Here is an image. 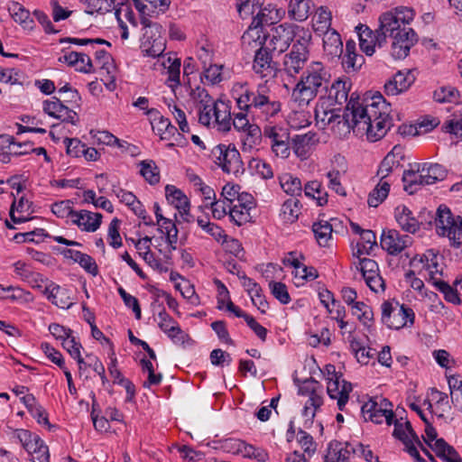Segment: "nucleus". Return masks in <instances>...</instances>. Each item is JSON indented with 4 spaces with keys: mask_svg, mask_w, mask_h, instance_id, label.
<instances>
[{
    "mask_svg": "<svg viewBox=\"0 0 462 462\" xmlns=\"http://www.w3.org/2000/svg\"><path fill=\"white\" fill-rule=\"evenodd\" d=\"M381 98L374 97L365 103L352 95L343 116L336 109L326 110L320 106L315 111L316 118L324 125L343 123L347 129L352 128L360 134H365L369 141L376 142L386 134L392 125L388 107L383 101L381 102Z\"/></svg>",
    "mask_w": 462,
    "mask_h": 462,
    "instance_id": "nucleus-1",
    "label": "nucleus"
},
{
    "mask_svg": "<svg viewBox=\"0 0 462 462\" xmlns=\"http://www.w3.org/2000/svg\"><path fill=\"white\" fill-rule=\"evenodd\" d=\"M233 97L241 110L231 121L234 127L245 132L244 145L252 147L256 144L261 134L260 128L249 125L244 112H260L266 118L275 116L281 110L280 102L272 98L271 91L266 84H259L255 89H250L246 85H236L233 88Z\"/></svg>",
    "mask_w": 462,
    "mask_h": 462,
    "instance_id": "nucleus-2",
    "label": "nucleus"
},
{
    "mask_svg": "<svg viewBox=\"0 0 462 462\" xmlns=\"http://www.w3.org/2000/svg\"><path fill=\"white\" fill-rule=\"evenodd\" d=\"M330 74L321 62L312 61L302 72L291 97L299 106H306L323 89L328 88Z\"/></svg>",
    "mask_w": 462,
    "mask_h": 462,
    "instance_id": "nucleus-3",
    "label": "nucleus"
},
{
    "mask_svg": "<svg viewBox=\"0 0 462 462\" xmlns=\"http://www.w3.org/2000/svg\"><path fill=\"white\" fill-rule=\"evenodd\" d=\"M311 32L303 26L283 23L272 30L270 43L273 51L283 52L288 50L291 44L311 42Z\"/></svg>",
    "mask_w": 462,
    "mask_h": 462,
    "instance_id": "nucleus-4",
    "label": "nucleus"
},
{
    "mask_svg": "<svg viewBox=\"0 0 462 462\" xmlns=\"http://www.w3.org/2000/svg\"><path fill=\"white\" fill-rule=\"evenodd\" d=\"M414 15L412 8L398 6L380 16L378 31L384 36L385 41L388 36L402 35V32H407V31H413L411 28L407 27V25L414 19Z\"/></svg>",
    "mask_w": 462,
    "mask_h": 462,
    "instance_id": "nucleus-5",
    "label": "nucleus"
},
{
    "mask_svg": "<svg viewBox=\"0 0 462 462\" xmlns=\"http://www.w3.org/2000/svg\"><path fill=\"white\" fill-rule=\"evenodd\" d=\"M435 228L439 236H446L454 245L462 244V217L454 216L446 206H439L435 217Z\"/></svg>",
    "mask_w": 462,
    "mask_h": 462,
    "instance_id": "nucleus-6",
    "label": "nucleus"
},
{
    "mask_svg": "<svg viewBox=\"0 0 462 462\" xmlns=\"http://www.w3.org/2000/svg\"><path fill=\"white\" fill-rule=\"evenodd\" d=\"M299 393L308 397L302 410V416L304 418L303 427L310 429L314 423L317 411L323 404L322 385L318 381L306 380L300 386Z\"/></svg>",
    "mask_w": 462,
    "mask_h": 462,
    "instance_id": "nucleus-7",
    "label": "nucleus"
},
{
    "mask_svg": "<svg viewBox=\"0 0 462 462\" xmlns=\"http://www.w3.org/2000/svg\"><path fill=\"white\" fill-rule=\"evenodd\" d=\"M382 322L389 328L401 329L414 323L415 314L411 308L398 301H384L382 306Z\"/></svg>",
    "mask_w": 462,
    "mask_h": 462,
    "instance_id": "nucleus-8",
    "label": "nucleus"
},
{
    "mask_svg": "<svg viewBox=\"0 0 462 462\" xmlns=\"http://www.w3.org/2000/svg\"><path fill=\"white\" fill-rule=\"evenodd\" d=\"M323 374L328 382L327 393L328 396L337 400L338 409L343 411L349 400V393L353 390L351 383L346 381L342 374L336 371L335 365L330 364L325 366Z\"/></svg>",
    "mask_w": 462,
    "mask_h": 462,
    "instance_id": "nucleus-9",
    "label": "nucleus"
},
{
    "mask_svg": "<svg viewBox=\"0 0 462 462\" xmlns=\"http://www.w3.org/2000/svg\"><path fill=\"white\" fill-rule=\"evenodd\" d=\"M310 44L311 42L292 44L290 51L282 58L281 70L291 78L300 74L308 66Z\"/></svg>",
    "mask_w": 462,
    "mask_h": 462,
    "instance_id": "nucleus-10",
    "label": "nucleus"
},
{
    "mask_svg": "<svg viewBox=\"0 0 462 462\" xmlns=\"http://www.w3.org/2000/svg\"><path fill=\"white\" fill-rule=\"evenodd\" d=\"M142 24L145 30L141 43L142 52L147 57H160L166 48L165 41L160 35L162 26L151 22L148 18H142Z\"/></svg>",
    "mask_w": 462,
    "mask_h": 462,
    "instance_id": "nucleus-11",
    "label": "nucleus"
},
{
    "mask_svg": "<svg viewBox=\"0 0 462 462\" xmlns=\"http://www.w3.org/2000/svg\"><path fill=\"white\" fill-rule=\"evenodd\" d=\"M392 407L393 404L387 399L375 397L366 402L361 411L365 420L376 424L385 421L387 425H392L394 419Z\"/></svg>",
    "mask_w": 462,
    "mask_h": 462,
    "instance_id": "nucleus-12",
    "label": "nucleus"
},
{
    "mask_svg": "<svg viewBox=\"0 0 462 462\" xmlns=\"http://www.w3.org/2000/svg\"><path fill=\"white\" fill-rule=\"evenodd\" d=\"M214 162L226 173H237L243 168L240 153L235 146L218 144L212 149Z\"/></svg>",
    "mask_w": 462,
    "mask_h": 462,
    "instance_id": "nucleus-13",
    "label": "nucleus"
},
{
    "mask_svg": "<svg viewBox=\"0 0 462 462\" xmlns=\"http://www.w3.org/2000/svg\"><path fill=\"white\" fill-rule=\"evenodd\" d=\"M264 138L269 140L273 152L282 159L290 155V133L285 127L266 125L263 129Z\"/></svg>",
    "mask_w": 462,
    "mask_h": 462,
    "instance_id": "nucleus-14",
    "label": "nucleus"
},
{
    "mask_svg": "<svg viewBox=\"0 0 462 462\" xmlns=\"http://www.w3.org/2000/svg\"><path fill=\"white\" fill-rule=\"evenodd\" d=\"M254 208V197L247 192H243L237 203L230 206L228 213L230 221L238 226L249 223L252 219L251 210Z\"/></svg>",
    "mask_w": 462,
    "mask_h": 462,
    "instance_id": "nucleus-15",
    "label": "nucleus"
},
{
    "mask_svg": "<svg viewBox=\"0 0 462 462\" xmlns=\"http://www.w3.org/2000/svg\"><path fill=\"white\" fill-rule=\"evenodd\" d=\"M381 246L389 254L397 255L412 243V238L407 235H401L395 229L383 231L381 236Z\"/></svg>",
    "mask_w": 462,
    "mask_h": 462,
    "instance_id": "nucleus-16",
    "label": "nucleus"
},
{
    "mask_svg": "<svg viewBox=\"0 0 462 462\" xmlns=\"http://www.w3.org/2000/svg\"><path fill=\"white\" fill-rule=\"evenodd\" d=\"M42 109L48 116L62 122L76 125L79 121L77 113L66 106L60 98L56 97H53L50 100H45L42 104Z\"/></svg>",
    "mask_w": 462,
    "mask_h": 462,
    "instance_id": "nucleus-17",
    "label": "nucleus"
},
{
    "mask_svg": "<svg viewBox=\"0 0 462 462\" xmlns=\"http://www.w3.org/2000/svg\"><path fill=\"white\" fill-rule=\"evenodd\" d=\"M253 70L261 79H266V81L275 76V64L267 48L262 47L256 51L253 62Z\"/></svg>",
    "mask_w": 462,
    "mask_h": 462,
    "instance_id": "nucleus-18",
    "label": "nucleus"
},
{
    "mask_svg": "<svg viewBox=\"0 0 462 462\" xmlns=\"http://www.w3.org/2000/svg\"><path fill=\"white\" fill-rule=\"evenodd\" d=\"M263 0H237L236 6L239 15L243 19L254 17V23L257 26L262 23H268L269 19L262 8Z\"/></svg>",
    "mask_w": 462,
    "mask_h": 462,
    "instance_id": "nucleus-19",
    "label": "nucleus"
},
{
    "mask_svg": "<svg viewBox=\"0 0 462 462\" xmlns=\"http://www.w3.org/2000/svg\"><path fill=\"white\" fill-rule=\"evenodd\" d=\"M393 39L390 53L395 60H402L408 56L411 48L418 42L417 33L414 31H407L402 35L391 37Z\"/></svg>",
    "mask_w": 462,
    "mask_h": 462,
    "instance_id": "nucleus-20",
    "label": "nucleus"
},
{
    "mask_svg": "<svg viewBox=\"0 0 462 462\" xmlns=\"http://www.w3.org/2000/svg\"><path fill=\"white\" fill-rule=\"evenodd\" d=\"M359 46L363 52L367 56H372L375 48H382L386 42L384 36L378 30L373 32L367 26L361 25L359 27Z\"/></svg>",
    "mask_w": 462,
    "mask_h": 462,
    "instance_id": "nucleus-21",
    "label": "nucleus"
},
{
    "mask_svg": "<svg viewBox=\"0 0 462 462\" xmlns=\"http://www.w3.org/2000/svg\"><path fill=\"white\" fill-rule=\"evenodd\" d=\"M42 293L48 300L60 309L68 310L73 304V298L70 295V291L68 288L60 286L54 282H50L45 286Z\"/></svg>",
    "mask_w": 462,
    "mask_h": 462,
    "instance_id": "nucleus-22",
    "label": "nucleus"
},
{
    "mask_svg": "<svg viewBox=\"0 0 462 462\" xmlns=\"http://www.w3.org/2000/svg\"><path fill=\"white\" fill-rule=\"evenodd\" d=\"M102 215L88 210L75 211L72 215L71 223L76 225L81 231L95 232L101 225Z\"/></svg>",
    "mask_w": 462,
    "mask_h": 462,
    "instance_id": "nucleus-23",
    "label": "nucleus"
},
{
    "mask_svg": "<svg viewBox=\"0 0 462 462\" xmlns=\"http://www.w3.org/2000/svg\"><path fill=\"white\" fill-rule=\"evenodd\" d=\"M356 452L352 444L347 442L333 441L328 444L324 462H348Z\"/></svg>",
    "mask_w": 462,
    "mask_h": 462,
    "instance_id": "nucleus-24",
    "label": "nucleus"
},
{
    "mask_svg": "<svg viewBox=\"0 0 462 462\" xmlns=\"http://www.w3.org/2000/svg\"><path fill=\"white\" fill-rule=\"evenodd\" d=\"M414 75L411 71H398L392 79L384 84V91L388 96H396L406 91L414 82Z\"/></svg>",
    "mask_w": 462,
    "mask_h": 462,
    "instance_id": "nucleus-25",
    "label": "nucleus"
},
{
    "mask_svg": "<svg viewBox=\"0 0 462 462\" xmlns=\"http://www.w3.org/2000/svg\"><path fill=\"white\" fill-rule=\"evenodd\" d=\"M165 196L167 201L178 209L183 220L189 222V201L186 195L175 186L167 185L165 187Z\"/></svg>",
    "mask_w": 462,
    "mask_h": 462,
    "instance_id": "nucleus-26",
    "label": "nucleus"
},
{
    "mask_svg": "<svg viewBox=\"0 0 462 462\" xmlns=\"http://www.w3.org/2000/svg\"><path fill=\"white\" fill-rule=\"evenodd\" d=\"M402 159V148L399 145L394 146L379 166L377 175L380 177V180H386L390 173L400 167V162Z\"/></svg>",
    "mask_w": 462,
    "mask_h": 462,
    "instance_id": "nucleus-27",
    "label": "nucleus"
},
{
    "mask_svg": "<svg viewBox=\"0 0 462 462\" xmlns=\"http://www.w3.org/2000/svg\"><path fill=\"white\" fill-rule=\"evenodd\" d=\"M394 217L399 226L407 233L414 234L420 229V222L415 218L411 210L404 205L395 208Z\"/></svg>",
    "mask_w": 462,
    "mask_h": 462,
    "instance_id": "nucleus-28",
    "label": "nucleus"
},
{
    "mask_svg": "<svg viewBox=\"0 0 462 462\" xmlns=\"http://www.w3.org/2000/svg\"><path fill=\"white\" fill-rule=\"evenodd\" d=\"M323 49L325 55L328 59L341 58L343 42L337 32L333 30L323 33Z\"/></svg>",
    "mask_w": 462,
    "mask_h": 462,
    "instance_id": "nucleus-29",
    "label": "nucleus"
},
{
    "mask_svg": "<svg viewBox=\"0 0 462 462\" xmlns=\"http://www.w3.org/2000/svg\"><path fill=\"white\" fill-rule=\"evenodd\" d=\"M134 3L142 15L152 16L153 14L164 13L168 10L171 0H134Z\"/></svg>",
    "mask_w": 462,
    "mask_h": 462,
    "instance_id": "nucleus-30",
    "label": "nucleus"
},
{
    "mask_svg": "<svg viewBox=\"0 0 462 462\" xmlns=\"http://www.w3.org/2000/svg\"><path fill=\"white\" fill-rule=\"evenodd\" d=\"M364 63V57L356 52V42L352 40L346 42V53L342 58V65L345 69L356 71Z\"/></svg>",
    "mask_w": 462,
    "mask_h": 462,
    "instance_id": "nucleus-31",
    "label": "nucleus"
},
{
    "mask_svg": "<svg viewBox=\"0 0 462 462\" xmlns=\"http://www.w3.org/2000/svg\"><path fill=\"white\" fill-rule=\"evenodd\" d=\"M8 12L14 21L19 23L24 30H33V19L31 17L30 12L23 5L17 2H13L8 6Z\"/></svg>",
    "mask_w": 462,
    "mask_h": 462,
    "instance_id": "nucleus-32",
    "label": "nucleus"
},
{
    "mask_svg": "<svg viewBox=\"0 0 462 462\" xmlns=\"http://www.w3.org/2000/svg\"><path fill=\"white\" fill-rule=\"evenodd\" d=\"M312 5L311 0H290L288 15L296 22H304L308 19Z\"/></svg>",
    "mask_w": 462,
    "mask_h": 462,
    "instance_id": "nucleus-33",
    "label": "nucleus"
},
{
    "mask_svg": "<svg viewBox=\"0 0 462 462\" xmlns=\"http://www.w3.org/2000/svg\"><path fill=\"white\" fill-rule=\"evenodd\" d=\"M350 89V83L347 80L338 79L335 80L330 87L326 89L328 92V99L338 105L346 102L348 92Z\"/></svg>",
    "mask_w": 462,
    "mask_h": 462,
    "instance_id": "nucleus-34",
    "label": "nucleus"
},
{
    "mask_svg": "<svg viewBox=\"0 0 462 462\" xmlns=\"http://www.w3.org/2000/svg\"><path fill=\"white\" fill-rule=\"evenodd\" d=\"M215 116L213 126L217 125L218 130L226 132L231 128V113L229 106L221 100L215 103Z\"/></svg>",
    "mask_w": 462,
    "mask_h": 462,
    "instance_id": "nucleus-35",
    "label": "nucleus"
},
{
    "mask_svg": "<svg viewBox=\"0 0 462 462\" xmlns=\"http://www.w3.org/2000/svg\"><path fill=\"white\" fill-rule=\"evenodd\" d=\"M15 438L20 441L28 453L33 454L45 443L39 435L28 430L20 429L15 431Z\"/></svg>",
    "mask_w": 462,
    "mask_h": 462,
    "instance_id": "nucleus-36",
    "label": "nucleus"
},
{
    "mask_svg": "<svg viewBox=\"0 0 462 462\" xmlns=\"http://www.w3.org/2000/svg\"><path fill=\"white\" fill-rule=\"evenodd\" d=\"M158 230L165 235L166 242L170 247L169 253L176 250L178 242V228L176 224L170 218L164 217L162 221H157Z\"/></svg>",
    "mask_w": 462,
    "mask_h": 462,
    "instance_id": "nucleus-37",
    "label": "nucleus"
},
{
    "mask_svg": "<svg viewBox=\"0 0 462 462\" xmlns=\"http://www.w3.org/2000/svg\"><path fill=\"white\" fill-rule=\"evenodd\" d=\"M402 180L404 182V189L410 194L417 192L419 189L427 185L426 176L421 171L420 166L417 171H405L402 176Z\"/></svg>",
    "mask_w": 462,
    "mask_h": 462,
    "instance_id": "nucleus-38",
    "label": "nucleus"
},
{
    "mask_svg": "<svg viewBox=\"0 0 462 462\" xmlns=\"http://www.w3.org/2000/svg\"><path fill=\"white\" fill-rule=\"evenodd\" d=\"M431 448L437 456L446 462H461L462 459L457 450L448 444L444 439H437Z\"/></svg>",
    "mask_w": 462,
    "mask_h": 462,
    "instance_id": "nucleus-39",
    "label": "nucleus"
},
{
    "mask_svg": "<svg viewBox=\"0 0 462 462\" xmlns=\"http://www.w3.org/2000/svg\"><path fill=\"white\" fill-rule=\"evenodd\" d=\"M313 30L319 34L333 31L331 25V13L327 7L320 6L317 9L312 19Z\"/></svg>",
    "mask_w": 462,
    "mask_h": 462,
    "instance_id": "nucleus-40",
    "label": "nucleus"
},
{
    "mask_svg": "<svg viewBox=\"0 0 462 462\" xmlns=\"http://www.w3.org/2000/svg\"><path fill=\"white\" fill-rule=\"evenodd\" d=\"M279 180L280 185L286 194L295 199L296 197L301 196L302 185L298 177H295L291 173H284L280 176Z\"/></svg>",
    "mask_w": 462,
    "mask_h": 462,
    "instance_id": "nucleus-41",
    "label": "nucleus"
},
{
    "mask_svg": "<svg viewBox=\"0 0 462 462\" xmlns=\"http://www.w3.org/2000/svg\"><path fill=\"white\" fill-rule=\"evenodd\" d=\"M360 240L353 252L355 257L370 254L374 246L376 245V236L372 230L366 229L365 232H362Z\"/></svg>",
    "mask_w": 462,
    "mask_h": 462,
    "instance_id": "nucleus-42",
    "label": "nucleus"
},
{
    "mask_svg": "<svg viewBox=\"0 0 462 462\" xmlns=\"http://www.w3.org/2000/svg\"><path fill=\"white\" fill-rule=\"evenodd\" d=\"M421 171L426 176V184L431 185L442 180L446 177L445 168L438 163L424 162L420 166Z\"/></svg>",
    "mask_w": 462,
    "mask_h": 462,
    "instance_id": "nucleus-43",
    "label": "nucleus"
},
{
    "mask_svg": "<svg viewBox=\"0 0 462 462\" xmlns=\"http://www.w3.org/2000/svg\"><path fill=\"white\" fill-rule=\"evenodd\" d=\"M391 184L387 180H380L374 189L369 193L367 203L369 207H378L388 196Z\"/></svg>",
    "mask_w": 462,
    "mask_h": 462,
    "instance_id": "nucleus-44",
    "label": "nucleus"
},
{
    "mask_svg": "<svg viewBox=\"0 0 462 462\" xmlns=\"http://www.w3.org/2000/svg\"><path fill=\"white\" fill-rule=\"evenodd\" d=\"M300 214V202L292 198L284 201L282 205L280 216L286 223H294Z\"/></svg>",
    "mask_w": 462,
    "mask_h": 462,
    "instance_id": "nucleus-45",
    "label": "nucleus"
},
{
    "mask_svg": "<svg viewBox=\"0 0 462 462\" xmlns=\"http://www.w3.org/2000/svg\"><path fill=\"white\" fill-rule=\"evenodd\" d=\"M163 67L167 69L168 79L167 83L169 87L174 88L180 84V60L178 58L168 57L162 62Z\"/></svg>",
    "mask_w": 462,
    "mask_h": 462,
    "instance_id": "nucleus-46",
    "label": "nucleus"
},
{
    "mask_svg": "<svg viewBox=\"0 0 462 462\" xmlns=\"http://www.w3.org/2000/svg\"><path fill=\"white\" fill-rule=\"evenodd\" d=\"M190 98L193 101L198 111L200 109L207 110L211 104L217 102L214 100L205 88L198 86L191 89Z\"/></svg>",
    "mask_w": 462,
    "mask_h": 462,
    "instance_id": "nucleus-47",
    "label": "nucleus"
},
{
    "mask_svg": "<svg viewBox=\"0 0 462 462\" xmlns=\"http://www.w3.org/2000/svg\"><path fill=\"white\" fill-rule=\"evenodd\" d=\"M223 65L209 63L208 66L203 67L204 79L209 85H217L225 79V72Z\"/></svg>",
    "mask_w": 462,
    "mask_h": 462,
    "instance_id": "nucleus-48",
    "label": "nucleus"
},
{
    "mask_svg": "<svg viewBox=\"0 0 462 462\" xmlns=\"http://www.w3.org/2000/svg\"><path fill=\"white\" fill-rule=\"evenodd\" d=\"M459 92L454 87H440L433 93V98L439 103H458Z\"/></svg>",
    "mask_w": 462,
    "mask_h": 462,
    "instance_id": "nucleus-49",
    "label": "nucleus"
},
{
    "mask_svg": "<svg viewBox=\"0 0 462 462\" xmlns=\"http://www.w3.org/2000/svg\"><path fill=\"white\" fill-rule=\"evenodd\" d=\"M313 135L310 134H297L292 138V149L295 154L301 159L307 157L308 146L312 141Z\"/></svg>",
    "mask_w": 462,
    "mask_h": 462,
    "instance_id": "nucleus-50",
    "label": "nucleus"
},
{
    "mask_svg": "<svg viewBox=\"0 0 462 462\" xmlns=\"http://www.w3.org/2000/svg\"><path fill=\"white\" fill-rule=\"evenodd\" d=\"M141 175L152 185L160 180V173L157 166L152 161H142L140 162Z\"/></svg>",
    "mask_w": 462,
    "mask_h": 462,
    "instance_id": "nucleus-51",
    "label": "nucleus"
},
{
    "mask_svg": "<svg viewBox=\"0 0 462 462\" xmlns=\"http://www.w3.org/2000/svg\"><path fill=\"white\" fill-rule=\"evenodd\" d=\"M312 231L315 234L318 243L320 245H326L331 237L332 226L327 221H319L313 224Z\"/></svg>",
    "mask_w": 462,
    "mask_h": 462,
    "instance_id": "nucleus-52",
    "label": "nucleus"
},
{
    "mask_svg": "<svg viewBox=\"0 0 462 462\" xmlns=\"http://www.w3.org/2000/svg\"><path fill=\"white\" fill-rule=\"evenodd\" d=\"M322 186L320 182L318 180H312L306 183L304 187V193L307 197L317 199L318 204L319 206H323L327 204L328 202V195L327 193H324V195H321Z\"/></svg>",
    "mask_w": 462,
    "mask_h": 462,
    "instance_id": "nucleus-53",
    "label": "nucleus"
},
{
    "mask_svg": "<svg viewBox=\"0 0 462 462\" xmlns=\"http://www.w3.org/2000/svg\"><path fill=\"white\" fill-rule=\"evenodd\" d=\"M242 448V455L247 458H254L259 462H265L269 459L268 452L262 448H256L251 444L247 443H238Z\"/></svg>",
    "mask_w": 462,
    "mask_h": 462,
    "instance_id": "nucleus-54",
    "label": "nucleus"
},
{
    "mask_svg": "<svg viewBox=\"0 0 462 462\" xmlns=\"http://www.w3.org/2000/svg\"><path fill=\"white\" fill-rule=\"evenodd\" d=\"M51 212L60 218H72L74 214L73 202L69 199L55 202L51 205Z\"/></svg>",
    "mask_w": 462,
    "mask_h": 462,
    "instance_id": "nucleus-55",
    "label": "nucleus"
},
{
    "mask_svg": "<svg viewBox=\"0 0 462 462\" xmlns=\"http://www.w3.org/2000/svg\"><path fill=\"white\" fill-rule=\"evenodd\" d=\"M240 186L232 183H226L223 188L220 194V199H223L226 203L232 206L237 203L238 199H240L241 194Z\"/></svg>",
    "mask_w": 462,
    "mask_h": 462,
    "instance_id": "nucleus-56",
    "label": "nucleus"
},
{
    "mask_svg": "<svg viewBox=\"0 0 462 462\" xmlns=\"http://www.w3.org/2000/svg\"><path fill=\"white\" fill-rule=\"evenodd\" d=\"M297 441L308 456L311 457L317 450V444L312 436L305 430L299 429Z\"/></svg>",
    "mask_w": 462,
    "mask_h": 462,
    "instance_id": "nucleus-57",
    "label": "nucleus"
},
{
    "mask_svg": "<svg viewBox=\"0 0 462 462\" xmlns=\"http://www.w3.org/2000/svg\"><path fill=\"white\" fill-rule=\"evenodd\" d=\"M294 279L297 285L302 284L304 282L315 280L319 274L316 268L301 264L297 270L293 271Z\"/></svg>",
    "mask_w": 462,
    "mask_h": 462,
    "instance_id": "nucleus-58",
    "label": "nucleus"
},
{
    "mask_svg": "<svg viewBox=\"0 0 462 462\" xmlns=\"http://www.w3.org/2000/svg\"><path fill=\"white\" fill-rule=\"evenodd\" d=\"M5 292H12L10 295L5 296L4 299H8L12 301L18 302H31L33 297L30 291H24L20 287L8 286L5 288Z\"/></svg>",
    "mask_w": 462,
    "mask_h": 462,
    "instance_id": "nucleus-59",
    "label": "nucleus"
},
{
    "mask_svg": "<svg viewBox=\"0 0 462 462\" xmlns=\"http://www.w3.org/2000/svg\"><path fill=\"white\" fill-rule=\"evenodd\" d=\"M269 287L273 297L282 304H288L291 301L290 294L284 283L281 282H271Z\"/></svg>",
    "mask_w": 462,
    "mask_h": 462,
    "instance_id": "nucleus-60",
    "label": "nucleus"
},
{
    "mask_svg": "<svg viewBox=\"0 0 462 462\" xmlns=\"http://www.w3.org/2000/svg\"><path fill=\"white\" fill-rule=\"evenodd\" d=\"M117 291H118L119 295L121 296L125 305L126 307L132 309L133 312L134 313L135 319H141L142 313H141V308H140L139 301H138L137 298L127 293L126 291L122 287H119L117 289Z\"/></svg>",
    "mask_w": 462,
    "mask_h": 462,
    "instance_id": "nucleus-61",
    "label": "nucleus"
},
{
    "mask_svg": "<svg viewBox=\"0 0 462 462\" xmlns=\"http://www.w3.org/2000/svg\"><path fill=\"white\" fill-rule=\"evenodd\" d=\"M89 13L105 14L111 12L115 8L116 0H87Z\"/></svg>",
    "mask_w": 462,
    "mask_h": 462,
    "instance_id": "nucleus-62",
    "label": "nucleus"
},
{
    "mask_svg": "<svg viewBox=\"0 0 462 462\" xmlns=\"http://www.w3.org/2000/svg\"><path fill=\"white\" fill-rule=\"evenodd\" d=\"M393 423H394L393 436L405 442L409 436H414L413 430L410 421L401 422L398 420H393Z\"/></svg>",
    "mask_w": 462,
    "mask_h": 462,
    "instance_id": "nucleus-63",
    "label": "nucleus"
},
{
    "mask_svg": "<svg viewBox=\"0 0 462 462\" xmlns=\"http://www.w3.org/2000/svg\"><path fill=\"white\" fill-rule=\"evenodd\" d=\"M63 348L72 358H79L82 345L72 334L61 341Z\"/></svg>",
    "mask_w": 462,
    "mask_h": 462,
    "instance_id": "nucleus-64",
    "label": "nucleus"
}]
</instances>
